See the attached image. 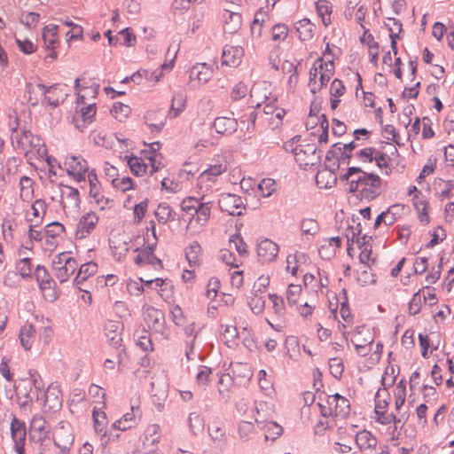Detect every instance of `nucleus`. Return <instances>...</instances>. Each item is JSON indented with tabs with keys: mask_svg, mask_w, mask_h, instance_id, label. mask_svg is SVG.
Returning <instances> with one entry per match:
<instances>
[{
	"mask_svg": "<svg viewBox=\"0 0 454 454\" xmlns=\"http://www.w3.org/2000/svg\"><path fill=\"white\" fill-rule=\"evenodd\" d=\"M82 160L83 159L81 156H69L66 158L65 161L67 175L77 182L85 180V168Z\"/></svg>",
	"mask_w": 454,
	"mask_h": 454,
	"instance_id": "7c9ffc66",
	"label": "nucleus"
},
{
	"mask_svg": "<svg viewBox=\"0 0 454 454\" xmlns=\"http://www.w3.org/2000/svg\"><path fill=\"white\" fill-rule=\"evenodd\" d=\"M78 267V262L74 259L73 261H69L64 266L59 267L57 266V270L55 271V276L57 279L60 283H64L68 279V278L74 273Z\"/></svg>",
	"mask_w": 454,
	"mask_h": 454,
	"instance_id": "6e6d98bb",
	"label": "nucleus"
},
{
	"mask_svg": "<svg viewBox=\"0 0 454 454\" xmlns=\"http://www.w3.org/2000/svg\"><path fill=\"white\" fill-rule=\"evenodd\" d=\"M316 10L317 15L321 18L325 27L331 24V15L333 12V6L327 0H318L316 3Z\"/></svg>",
	"mask_w": 454,
	"mask_h": 454,
	"instance_id": "5fc2aeb1",
	"label": "nucleus"
},
{
	"mask_svg": "<svg viewBox=\"0 0 454 454\" xmlns=\"http://www.w3.org/2000/svg\"><path fill=\"white\" fill-rule=\"evenodd\" d=\"M213 126L218 134L228 136L237 130L238 121L234 118L221 116L215 118Z\"/></svg>",
	"mask_w": 454,
	"mask_h": 454,
	"instance_id": "4c0bfd02",
	"label": "nucleus"
},
{
	"mask_svg": "<svg viewBox=\"0 0 454 454\" xmlns=\"http://www.w3.org/2000/svg\"><path fill=\"white\" fill-rule=\"evenodd\" d=\"M318 405L325 418L334 417L345 419L350 412L349 401L339 394L328 395L326 399L319 403Z\"/></svg>",
	"mask_w": 454,
	"mask_h": 454,
	"instance_id": "423d86ee",
	"label": "nucleus"
},
{
	"mask_svg": "<svg viewBox=\"0 0 454 454\" xmlns=\"http://www.w3.org/2000/svg\"><path fill=\"white\" fill-rule=\"evenodd\" d=\"M185 257L191 267H198L202 261V248L198 241L192 242L185 249Z\"/></svg>",
	"mask_w": 454,
	"mask_h": 454,
	"instance_id": "a18cd8bd",
	"label": "nucleus"
},
{
	"mask_svg": "<svg viewBox=\"0 0 454 454\" xmlns=\"http://www.w3.org/2000/svg\"><path fill=\"white\" fill-rule=\"evenodd\" d=\"M307 260V256L303 253H293L288 254L286 259V271L294 277L298 274V271L303 262Z\"/></svg>",
	"mask_w": 454,
	"mask_h": 454,
	"instance_id": "58836bf2",
	"label": "nucleus"
},
{
	"mask_svg": "<svg viewBox=\"0 0 454 454\" xmlns=\"http://www.w3.org/2000/svg\"><path fill=\"white\" fill-rule=\"evenodd\" d=\"M269 300L271 302L270 310L272 315L270 317H284L286 315V309L284 299L277 294H270Z\"/></svg>",
	"mask_w": 454,
	"mask_h": 454,
	"instance_id": "4d7b16f0",
	"label": "nucleus"
},
{
	"mask_svg": "<svg viewBox=\"0 0 454 454\" xmlns=\"http://www.w3.org/2000/svg\"><path fill=\"white\" fill-rule=\"evenodd\" d=\"M19 184L20 200L28 202L34 197L33 180L27 176H23L20 177Z\"/></svg>",
	"mask_w": 454,
	"mask_h": 454,
	"instance_id": "864d4df0",
	"label": "nucleus"
},
{
	"mask_svg": "<svg viewBox=\"0 0 454 454\" xmlns=\"http://www.w3.org/2000/svg\"><path fill=\"white\" fill-rule=\"evenodd\" d=\"M44 397V411L56 412L61 409L62 396L59 387L56 384H51L47 390L43 394Z\"/></svg>",
	"mask_w": 454,
	"mask_h": 454,
	"instance_id": "6ab92c4d",
	"label": "nucleus"
},
{
	"mask_svg": "<svg viewBox=\"0 0 454 454\" xmlns=\"http://www.w3.org/2000/svg\"><path fill=\"white\" fill-rule=\"evenodd\" d=\"M65 231V227L59 222H52L46 225L44 231L45 249L53 250L59 243L61 233Z\"/></svg>",
	"mask_w": 454,
	"mask_h": 454,
	"instance_id": "c756f323",
	"label": "nucleus"
},
{
	"mask_svg": "<svg viewBox=\"0 0 454 454\" xmlns=\"http://www.w3.org/2000/svg\"><path fill=\"white\" fill-rule=\"evenodd\" d=\"M316 147L313 145H296L293 149L296 162L301 167L314 164Z\"/></svg>",
	"mask_w": 454,
	"mask_h": 454,
	"instance_id": "c85d7f7f",
	"label": "nucleus"
},
{
	"mask_svg": "<svg viewBox=\"0 0 454 454\" xmlns=\"http://www.w3.org/2000/svg\"><path fill=\"white\" fill-rule=\"evenodd\" d=\"M356 280L362 286L372 285L376 282V276L372 272V269L368 266H361L357 270Z\"/></svg>",
	"mask_w": 454,
	"mask_h": 454,
	"instance_id": "052dcab7",
	"label": "nucleus"
},
{
	"mask_svg": "<svg viewBox=\"0 0 454 454\" xmlns=\"http://www.w3.org/2000/svg\"><path fill=\"white\" fill-rule=\"evenodd\" d=\"M375 419L377 422L385 427L384 434L387 439L394 444L398 445V438L400 432L398 424L401 423V418L397 415L388 413L387 411L375 412Z\"/></svg>",
	"mask_w": 454,
	"mask_h": 454,
	"instance_id": "9b49d317",
	"label": "nucleus"
},
{
	"mask_svg": "<svg viewBox=\"0 0 454 454\" xmlns=\"http://www.w3.org/2000/svg\"><path fill=\"white\" fill-rule=\"evenodd\" d=\"M300 229L302 235L314 237L319 231V224L314 218H303Z\"/></svg>",
	"mask_w": 454,
	"mask_h": 454,
	"instance_id": "0e129e2a",
	"label": "nucleus"
},
{
	"mask_svg": "<svg viewBox=\"0 0 454 454\" xmlns=\"http://www.w3.org/2000/svg\"><path fill=\"white\" fill-rule=\"evenodd\" d=\"M343 177L349 180L350 192H357L363 199L371 200L380 193L382 181L376 174L367 173L360 168L350 167Z\"/></svg>",
	"mask_w": 454,
	"mask_h": 454,
	"instance_id": "f03ea898",
	"label": "nucleus"
},
{
	"mask_svg": "<svg viewBox=\"0 0 454 454\" xmlns=\"http://www.w3.org/2000/svg\"><path fill=\"white\" fill-rule=\"evenodd\" d=\"M159 143H153L138 155L125 156L131 173L137 176L153 175L163 168L162 155L158 152Z\"/></svg>",
	"mask_w": 454,
	"mask_h": 454,
	"instance_id": "7ed1b4c3",
	"label": "nucleus"
},
{
	"mask_svg": "<svg viewBox=\"0 0 454 454\" xmlns=\"http://www.w3.org/2000/svg\"><path fill=\"white\" fill-rule=\"evenodd\" d=\"M302 293V287L299 284H289L286 292V298L289 306L296 305Z\"/></svg>",
	"mask_w": 454,
	"mask_h": 454,
	"instance_id": "774afa93",
	"label": "nucleus"
},
{
	"mask_svg": "<svg viewBox=\"0 0 454 454\" xmlns=\"http://www.w3.org/2000/svg\"><path fill=\"white\" fill-rule=\"evenodd\" d=\"M90 203L95 204V207L100 210L106 208L109 202L108 199L106 198L103 194L100 184L96 185L94 184L91 187H90Z\"/></svg>",
	"mask_w": 454,
	"mask_h": 454,
	"instance_id": "8fccbe9b",
	"label": "nucleus"
},
{
	"mask_svg": "<svg viewBox=\"0 0 454 454\" xmlns=\"http://www.w3.org/2000/svg\"><path fill=\"white\" fill-rule=\"evenodd\" d=\"M89 393L90 397L92 398L91 404H94L92 410V420L94 430L98 434L105 435L106 433V427L108 424L106 414L104 411L106 407L105 391L99 386L91 385L90 387Z\"/></svg>",
	"mask_w": 454,
	"mask_h": 454,
	"instance_id": "20e7f679",
	"label": "nucleus"
},
{
	"mask_svg": "<svg viewBox=\"0 0 454 454\" xmlns=\"http://www.w3.org/2000/svg\"><path fill=\"white\" fill-rule=\"evenodd\" d=\"M268 20L269 15L262 9H260L255 12L254 20L251 25V33L253 36L257 38L261 37L263 25L268 21Z\"/></svg>",
	"mask_w": 454,
	"mask_h": 454,
	"instance_id": "3c124183",
	"label": "nucleus"
},
{
	"mask_svg": "<svg viewBox=\"0 0 454 454\" xmlns=\"http://www.w3.org/2000/svg\"><path fill=\"white\" fill-rule=\"evenodd\" d=\"M342 293L344 300L340 302V316L341 320H338L337 329L343 338H348V333L349 332L348 328H350L354 324V316L348 306L345 290H343Z\"/></svg>",
	"mask_w": 454,
	"mask_h": 454,
	"instance_id": "b1692460",
	"label": "nucleus"
},
{
	"mask_svg": "<svg viewBox=\"0 0 454 454\" xmlns=\"http://www.w3.org/2000/svg\"><path fill=\"white\" fill-rule=\"evenodd\" d=\"M215 73L214 66L207 63H197L189 70L188 84L196 88L211 80Z\"/></svg>",
	"mask_w": 454,
	"mask_h": 454,
	"instance_id": "f8f14e48",
	"label": "nucleus"
},
{
	"mask_svg": "<svg viewBox=\"0 0 454 454\" xmlns=\"http://www.w3.org/2000/svg\"><path fill=\"white\" fill-rule=\"evenodd\" d=\"M279 253V247L277 243L269 239H260L256 245V254L262 264L274 262Z\"/></svg>",
	"mask_w": 454,
	"mask_h": 454,
	"instance_id": "2eb2a0df",
	"label": "nucleus"
},
{
	"mask_svg": "<svg viewBox=\"0 0 454 454\" xmlns=\"http://www.w3.org/2000/svg\"><path fill=\"white\" fill-rule=\"evenodd\" d=\"M228 168L227 160L224 158L218 159L215 164L201 172L197 178V188L203 195L208 193L216 183L220 175Z\"/></svg>",
	"mask_w": 454,
	"mask_h": 454,
	"instance_id": "0eeeda50",
	"label": "nucleus"
},
{
	"mask_svg": "<svg viewBox=\"0 0 454 454\" xmlns=\"http://www.w3.org/2000/svg\"><path fill=\"white\" fill-rule=\"evenodd\" d=\"M160 427L158 424H150L144 432L143 444L145 447L156 446L160 440Z\"/></svg>",
	"mask_w": 454,
	"mask_h": 454,
	"instance_id": "37998d69",
	"label": "nucleus"
},
{
	"mask_svg": "<svg viewBox=\"0 0 454 454\" xmlns=\"http://www.w3.org/2000/svg\"><path fill=\"white\" fill-rule=\"evenodd\" d=\"M262 428L265 432L266 441H275L283 433L282 427L274 421L266 422Z\"/></svg>",
	"mask_w": 454,
	"mask_h": 454,
	"instance_id": "338daca9",
	"label": "nucleus"
},
{
	"mask_svg": "<svg viewBox=\"0 0 454 454\" xmlns=\"http://www.w3.org/2000/svg\"><path fill=\"white\" fill-rule=\"evenodd\" d=\"M263 106L264 121L271 129H278L283 123L286 110L277 105L276 98Z\"/></svg>",
	"mask_w": 454,
	"mask_h": 454,
	"instance_id": "ddd939ff",
	"label": "nucleus"
},
{
	"mask_svg": "<svg viewBox=\"0 0 454 454\" xmlns=\"http://www.w3.org/2000/svg\"><path fill=\"white\" fill-rule=\"evenodd\" d=\"M80 78L74 80V90L77 94L76 106L74 114L72 118V122L79 131H83L85 128V106H84V96L80 94Z\"/></svg>",
	"mask_w": 454,
	"mask_h": 454,
	"instance_id": "4be33fe9",
	"label": "nucleus"
},
{
	"mask_svg": "<svg viewBox=\"0 0 454 454\" xmlns=\"http://www.w3.org/2000/svg\"><path fill=\"white\" fill-rule=\"evenodd\" d=\"M121 324L118 321H109L105 325V335L113 347H119L121 342Z\"/></svg>",
	"mask_w": 454,
	"mask_h": 454,
	"instance_id": "c9c22d12",
	"label": "nucleus"
},
{
	"mask_svg": "<svg viewBox=\"0 0 454 454\" xmlns=\"http://www.w3.org/2000/svg\"><path fill=\"white\" fill-rule=\"evenodd\" d=\"M218 204L222 211L227 212L231 215H241L245 210L241 197L235 194H222Z\"/></svg>",
	"mask_w": 454,
	"mask_h": 454,
	"instance_id": "f3484780",
	"label": "nucleus"
},
{
	"mask_svg": "<svg viewBox=\"0 0 454 454\" xmlns=\"http://www.w3.org/2000/svg\"><path fill=\"white\" fill-rule=\"evenodd\" d=\"M385 27L389 32L391 49L395 55L397 54V40L403 38L404 31L402 22L395 18H387L384 21Z\"/></svg>",
	"mask_w": 454,
	"mask_h": 454,
	"instance_id": "cd10ccee",
	"label": "nucleus"
},
{
	"mask_svg": "<svg viewBox=\"0 0 454 454\" xmlns=\"http://www.w3.org/2000/svg\"><path fill=\"white\" fill-rule=\"evenodd\" d=\"M334 63L317 59L309 69V85L312 93L318 92L333 76Z\"/></svg>",
	"mask_w": 454,
	"mask_h": 454,
	"instance_id": "39448f33",
	"label": "nucleus"
},
{
	"mask_svg": "<svg viewBox=\"0 0 454 454\" xmlns=\"http://www.w3.org/2000/svg\"><path fill=\"white\" fill-rule=\"evenodd\" d=\"M187 97L184 93H176L173 96L168 116L175 119L183 113L186 107Z\"/></svg>",
	"mask_w": 454,
	"mask_h": 454,
	"instance_id": "de8ad7c7",
	"label": "nucleus"
},
{
	"mask_svg": "<svg viewBox=\"0 0 454 454\" xmlns=\"http://www.w3.org/2000/svg\"><path fill=\"white\" fill-rule=\"evenodd\" d=\"M37 87L42 90L47 103L53 107H57L59 104L63 103L67 96L66 91L58 84L46 87L42 83H38Z\"/></svg>",
	"mask_w": 454,
	"mask_h": 454,
	"instance_id": "a878e982",
	"label": "nucleus"
},
{
	"mask_svg": "<svg viewBox=\"0 0 454 454\" xmlns=\"http://www.w3.org/2000/svg\"><path fill=\"white\" fill-rule=\"evenodd\" d=\"M288 33H289V28H288L287 25H286L284 23L275 24L271 27V30H270L271 40L275 43H278V44L281 43L287 38Z\"/></svg>",
	"mask_w": 454,
	"mask_h": 454,
	"instance_id": "680f3d73",
	"label": "nucleus"
},
{
	"mask_svg": "<svg viewBox=\"0 0 454 454\" xmlns=\"http://www.w3.org/2000/svg\"><path fill=\"white\" fill-rule=\"evenodd\" d=\"M419 345L421 347V356L427 359L434 350L440 346L439 334L431 333L430 334H419Z\"/></svg>",
	"mask_w": 454,
	"mask_h": 454,
	"instance_id": "473e14b6",
	"label": "nucleus"
},
{
	"mask_svg": "<svg viewBox=\"0 0 454 454\" xmlns=\"http://www.w3.org/2000/svg\"><path fill=\"white\" fill-rule=\"evenodd\" d=\"M144 319L149 328L159 333L163 331L165 317L161 310L153 306L146 305L144 308Z\"/></svg>",
	"mask_w": 454,
	"mask_h": 454,
	"instance_id": "aec40b11",
	"label": "nucleus"
},
{
	"mask_svg": "<svg viewBox=\"0 0 454 454\" xmlns=\"http://www.w3.org/2000/svg\"><path fill=\"white\" fill-rule=\"evenodd\" d=\"M336 182V174L326 168L318 170L316 175V184L320 189L332 188L335 185Z\"/></svg>",
	"mask_w": 454,
	"mask_h": 454,
	"instance_id": "a19ab883",
	"label": "nucleus"
},
{
	"mask_svg": "<svg viewBox=\"0 0 454 454\" xmlns=\"http://www.w3.org/2000/svg\"><path fill=\"white\" fill-rule=\"evenodd\" d=\"M240 336L243 345L251 352L258 350V342L252 327L246 322L240 326Z\"/></svg>",
	"mask_w": 454,
	"mask_h": 454,
	"instance_id": "79ce46f5",
	"label": "nucleus"
},
{
	"mask_svg": "<svg viewBox=\"0 0 454 454\" xmlns=\"http://www.w3.org/2000/svg\"><path fill=\"white\" fill-rule=\"evenodd\" d=\"M364 32L360 37V41L364 45L368 47V53L371 62L374 65L378 63L379 57V43L375 41L374 36L369 29L365 28L364 25H361Z\"/></svg>",
	"mask_w": 454,
	"mask_h": 454,
	"instance_id": "72a5a7b5",
	"label": "nucleus"
},
{
	"mask_svg": "<svg viewBox=\"0 0 454 454\" xmlns=\"http://www.w3.org/2000/svg\"><path fill=\"white\" fill-rule=\"evenodd\" d=\"M229 247L230 249H235L238 252L239 257H246L248 254L247 246L243 238L239 234L231 236L229 240Z\"/></svg>",
	"mask_w": 454,
	"mask_h": 454,
	"instance_id": "e2e57ef3",
	"label": "nucleus"
},
{
	"mask_svg": "<svg viewBox=\"0 0 454 454\" xmlns=\"http://www.w3.org/2000/svg\"><path fill=\"white\" fill-rule=\"evenodd\" d=\"M412 206L417 212L419 222L424 225L428 224L430 222V206L427 198L422 199L415 203H412Z\"/></svg>",
	"mask_w": 454,
	"mask_h": 454,
	"instance_id": "603ef678",
	"label": "nucleus"
},
{
	"mask_svg": "<svg viewBox=\"0 0 454 454\" xmlns=\"http://www.w3.org/2000/svg\"><path fill=\"white\" fill-rule=\"evenodd\" d=\"M329 282L326 271L317 268L305 273L303 276L305 288L323 295L328 292Z\"/></svg>",
	"mask_w": 454,
	"mask_h": 454,
	"instance_id": "1a4fd4ad",
	"label": "nucleus"
},
{
	"mask_svg": "<svg viewBox=\"0 0 454 454\" xmlns=\"http://www.w3.org/2000/svg\"><path fill=\"white\" fill-rule=\"evenodd\" d=\"M347 343H351L355 352L363 357H365L368 367L377 364L382 356L383 344L380 341L375 342V333L373 330L361 325L356 326L348 333V338H344Z\"/></svg>",
	"mask_w": 454,
	"mask_h": 454,
	"instance_id": "f257e3e1",
	"label": "nucleus"
},
{
	"mask_svg": "<svg viewBox=\"0 0 454 454\" xmlns=\"http://www.w3.org/2000/svg\"><path fill=\"white\" fill-rule=\"evenodd\" d=\"M244 50L239 45H225L222 54V65L237 67L242 61Z\"/></svg>",
	"mask_w": 454,
	"mask_h": 454,
	"instance_id": "393cba45",
	"label": "nucleus"
},
{
	"mask_svg": "<svg viewBox=\"0 0 454 454\" xmlns=\"http://www.w3.org/2000/svg\"><path fill=\"white\" fill-rule=\"evenodd\" d=\"M51 427L42 415H35L30 421V436L37 442H43L49 437Z\"/></svg>",
	"mask_w": 454,
	"mask_h": 454,
	"instance_id": "5701e85b",
	"label": "nucleus"
},
{
	"mask_svg": "<svg viewBox=\"0 0 454 454\" xmlns=\"http://www.w3.org/2000/svg\"><path fill=\"white\" fill-rule=\"evenodd\" d=\"M295 30L302 42L310 41L316 31L315 25L309 19H302L295 23Z\"/></svg>",
	"mask_w": 454,
	"mask_h": 454,
	"instance_id": "ea45409f",
	"label": "nucleus"
},
{
	"mask_svg": "<svg viewBox=\"0 0 454 454\" xmlns=\"http://www.w3.org/2000/svg\"><path fill=\"white\" fill-rule=\"evenodd\" d=\"M131 113L129 106L116 102L111 109L112 115L119 121H126Z\"/></svg>",
	"mask_w": 454,
	"mask_h": 454,
	"instance_id": "69168bd1",
	"label": "nucleus"
},
{
	"mask_svg": "<svg viewBox=\"0 0 454 454\" xmlns=\"http://www.w3.org/2000/svg\"><path fill=\"white\" fill-rule=\"evenodd\" d=\"M354 439L357 448L362 452H372L377 447V438L368 430L354 433Z\"/></svg>",
	"mask_w": 454,
	"mask_h": 454,
	"instance_id": "2f4dec72",
	"label": "nucleus"
},
{
	"mask_svg": "<svg viewBox=\"0 0 454 454\" xmlns=\"http://www.w3.org/2000/svg\"><path fill=\"white\" fill-rule=\"evenodd\" d=\"M52 438L55 446L59 449V454H69L74 439L70 423L65 420L59 421L53 428Z\"/></svg>",
	"mask_w": 454,
	"mask_h": 454,
	"instance_id": "6e6552de",
	"label": "nucleus"
},
{
	"mask_svg": "<svg viewBox=\"0 0 454 454\" xmlns=\"http://www.w3.org/2000/svg\"><path fill=\"white\" fill-rule=\"evenodd\" d=\"M154 215L159 223L166 224L175 220L176 213L167 202H160L154 211Z\"/></svg>",
	"mask_w": 454,
	"mask_h": 454,
	"instance_id": "09e8293b",
	"label": "nucleus"
},
{
	"mask_svg": "<svg viewBox=\"0 0 454 454\" xmlns=\"http://www.w3.org/2000/svg\"><path fill=\"white\" fill-rule=\"evenodd\" d=\"M35 278L44 297L52 301L57 299L55 292V281L50 277L48 271L43 266L38 265L35 269Z\"/></svg>",
	"mask_w": 454,
	"mask_h": 454,
	"instance_id": "dca6fc26",
	"label": "nucleus"
},
{
	"mask_svg": "<svg viewBox=\"0 0 454 454\" xmlns=\"http://www.w3.org/2000/svg\"><path fill=\"white\" fill-rule=\"evenodd\" d=\"M36 339V331L31 324H25L20 330V340L25 350H29Z\"/></svg>",
	"mask_w": 454,
	"mask_h": 454,
	"instance_id": "49530a36",
	"label": "nucleus"
},
{
	"mask_svg": "<svg viewBox=\"0 0 454 454\" xmlns=\"http://www.w3.org/2000/svg\"><path fill=\"white\" fill-rule=\"evenodd\" d=\"M141 418V411L138 406L131 405L130 411L126 412L121 418L117 419L113 427L115 429L125 431L132 428L138 424Z\"/></svg>",
	"mask_w": 454,
	"mask_h": 454,
	"instance_id": "bb28decb",
	"label": "nucleus"
},
{
	"mask_svg": "<svg viewBox=\"0 0 454 454\" xmlns=\"http://www.w3.org/2000/svg\"><path fill=\"white\" fill-rule=\"evenodd\" d=\"M11 434L14 442L15 451L17 454H24V445L27 435L25 423L14 417L11 423Z\"/></svg>",
	"mask_w": 454,
	"mask_h": 454,
	"instance_id": "412c9836",
	"label": "nucleus"
},
{
	"mask_svg": "<svg viewBox=\"0 0 454 454\" xmlns=\"http://www.w3.org/2000/svg\"><path fill=\"white\" fill-rule=\"evenodd\" d=\"M360 145L355 141H351L348 144L335 143L326 153V160L335 158L339 164H348L349 160L353 156V151Z\"/></svg>",
	"mask_w": 454,
	"mask_h": 454,
	"instance_id": "4468645a",
	"label": "nucleus"
},
{
	"mask_svg": "<svg viewBox=\"0 0 454 454\" xmlns=\"http://www.w3.org/2000/svg\"><path fill=\"white\" fill-rule=\"evenodd\" d=\"M354 441L353 427H339L330 440L332 450L336 454H350Z\"/></svg>",
	"mask_w": 454,
	"mask_h": 454,
	"instance_id": "9d476101",
	"label": "nucleus"
},
{
	"mask_svg": "<svg viewBox=\"0 0 454 454\" xmlns=\"http://www.w3.org/2000/svg\"><path fill=\"white\" fill-rule=\"evenodd\" d=\"M211 215V206L209 203H200L194 212L187 228L193 232H200L207 224Z\"/></svg>",
	"mask_w": 454,
	"mask_h": 454,
	"instance_id": "a211bd4d",
	"label": "nucleus"
},
{
	"mask_svg": "<svg viewBox=\"0 0 454 454\" xmlns=\"http://www.w3.org/2000/svg\"><path fill=\"white\" fill-rule=\"evenodd\" d=\"M341 246V239L339 237L324 239L318 249L319 254L324 259H330L335 255L336 251Z\"/></svg>",
	"mask_w": 454,
	"mask_h": 454,
	"instance_id": "e433bc0d",
	"label": "nucleus"
},
{
	"mask_svg": "<svg viewBox=\"0 0 454 454\" xmlns=\"http://www.w3.org/2000/svg\"><path fill=\"white\" fill-rule=\"evenodd\" d=\"M346 92V87L342 81L334 79L330 86V103L333 110L336 109L340 103V97Z\"/></svg>",
	"mask_w": 454,
	"mask_h": 454,
	"instance_id": "c03bdc74",
	"label": "nucleus"
},
{
	"mask_svg": "<svg viewBox=\"0 0 454 454\" xmlns=\"http://www.w3.org/2000/svg\"><path fill=\"white\" fill-rule=\"evenodd\" d=\"M435 189L442 199H449L454 195V181L439 179L435 182Z\"/></svg>",
	"mask_w": 454,
	"mask_h": 454,
	"instance_id": "bf43d9fd",
	"label": "nucleus"
},
{
	"mask_svg": "<svg viewBox=\"0 0 454 454\" xmlns=\"http://www.w3.org/2000/svg\"><path fill=\"white\" fill-rule=\"evenodd\" d=\"M277 191V183L272 178H263L257 184V192L262 198H269Z\"/></svg>",
	"mask_w": 454,
	"mask_h": 454,
	"instance_id": "13d9d810",
	"label": "nucleus"
},
{
	"mask_svg": "<svg viewBox=\"0 0 454 454\" xmlns=\"http://www.w3.org/2000/svg\"><path fill=\"white\" fill-rule=\"evenodd\" d=\"M223 19V30L227 34L238 32L242 26V17L239 12L224 11Z\"/></svg>",
	"mask_w": 454,
	"mask_h": 454,
	"instance_id": "f704fd0d",
	"label": "nucleus"
}]
</instances>
